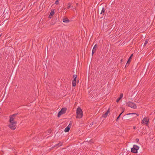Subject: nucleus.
<instances>
[{
    "mask_svg": "<svg viewBox=\"0 0 155 155\" xmlns=\"http://www.w3.org/2000/svg\"><path fill=\"white\" fill-rule=\"evenodd\" d=\"M138 115V114L135 113H129L124 115L122 118V120H127L130 119L131 118H136Z\"/></svg>",
    "mask_w": 155,
    "mask_h": 155,
    "instance_id": "obj_1",
    "label": "nucleus"
},
{
    "mask_svg": "<svg viewBox=\"0 0 155 155\" xmlns=\"http://www.w3.org/2000/svg\"><path fill=\"white\" fill-rule=\"evenodd\" d=\"M77 118H81L83 116V112L81 108L80 107H78L76 111Z\"/></svg>",
    "mask_w": 155,
    "mask_h": 155,
    "instance_id": "obj_2",
    "label": "nucleus"
},
{
    "mask_svg": "<svg viewBox=\"0 0 155 155\" xmlns=\"http://www.w3.org/2000/svg\"><path fill=\"white\" fill-rule=\"evenodd\" d=\"M17 121H14V122L10 123L8 125V127L11 128V129L14 130L15 129L16 127Z\"/></svg>",
    "mask_w": 155,
    "mask_h": 155,
    "instance_id": "obj_3",
    "label": "nucleus"
},
{
    "mask_svg": "<svg viewBox=\"0 0 155 155\" xmlns=\"http://www.w3.org/2000/svg\"><path fill=\"white\" fill-rule=\"evenodd\" d=\"M139 147L135 145H134L133 147L131 148V151L132 152L134 153H137V150L139 149Z\"/></svg>",
    "mask_w": 155,
    "mask_h": 155,
    "instance_id": "obj_4",
    "label": "nucleus"
},
{
    "mask_svg": "<svg viewBox=\"0 0 155 155\" xmlns=\"http://www.w3.org/2000/svg\"><path fill=\"white\" fill-rule=\"evenodd\" d=\"M67 110V108L66 107L62 108L58 114V117H59L62 114H64L66 113Z\"/></svg>",
    "mask_w": 155,
    "mask_h": 155,
    "instance_id": "obj_5",
    "label": "nucleus"
},
{
    "mask_svg": "<svg viewBox=\"0 0 155 155\" xmlns=\"http://www.w3.org/2000/svg\"><path fill=\"white\" fill-rule=\"evenodd\" d=\"M126 105L134 109H136L137 108L136 104L131 102H129L127 103Z\"/></svg>",
    "mask_w": 155,
    "mask_h": 155,
    "instance_id": "obj_6",
    "label": "nucleus"
},
{
    "mask_svg": "<svg viewBox=\"0 0 155 155\" xmlns=\"http://www.w3.org/2000/svg\"><path fill=\"white\" fill-rule=\"evenodd\" d=\"M18 114V113L14 114L11 115L10 116L9 120V122L10 123L14 122V120L15 117Z\"/></svg>",
    "mask_w": 155,
    "mask_h": 155,
    "instance_id": "obj_7",
    "label": "nucleus"
},
{
    "mask_svg": "<svg viewBox=\"0 0 155 155\" xmlns=\"http://www.w3.org/2000/svg\"><path fill=\"white\" fill-rule=\"evenodd\" d=\"M149 118L148 117H144L142 121V123L143 124H148Z\"/></svg>",
    "mask_w": 155,
    "mask_h": 155,
    "instance_id": "obj_8",
    "label": "nucleus"
},
{
    "mask_svg": "<svg viewBox=\"0 0 155 155\" xmlns=\"http://www.w3.org/2000/svg\"><path fill=\"white\" fill-rule=\"evenodd\" d=\"M133 55V54H132L129 57V58H128V61L127 62V63L126 64V65H125V67H126L127 65V67H128L129 65L130 64V63L132 59V57Z\"/></svg>",
    "mask_w": 155,
    "mask_h": 155,
    "instance_id": "obj_9",
    "label": "nucleus"
},
{
    "mask_svg": "<svg viewBox=\"0 0 155 155\" xmlns=\"http://www.w3.org/2000/svg\"><path fill=\"white\" fill-rule=\"evenodd\" d=\"M97 48V44H96L94 46V48H93L92 51V55H93V54L96 52Z\"/></svg>",
    "mask_w": 155,
    "mask_h": 155,
    "instance_id": "obj_10",
    "label": "nucleus"
},
{
    "mask_svg": "<svg viewBox=\"0 0 155 155\" xmlns=\"http://www.w3.org/2000/svg\"><path fill=\"white\" fill-rule=\"evenodd\" d=\"M110 108H109L107 112L104 114H102V117H106L107 116L108 113L110 112Z\"/></svg>",
    "mask_w": 155,
    "mask_h": 155,
    "instance_id": "obj_11",
    "label": "nucleus"
},
{
    "mask_svg": "<svg viewBox=\"0 0 155 155\" xmlns=\"http://www.w3.org/2000/svg\"><path fill=\"white\" fill-rule=\"evenodd\" d=\"M63 21L64 22L68 23L70 21V20L67 18H64L63 19Z\"/></svg>",
    "mask_w": 155,
    "mask_h": 155,
    "instance_id": "obj_12",
    "label": "nucleus"
},
{
    "mask_svg": "<svg viewBox=\"0 0 155 155\" xmlns=\"http://www.w3.org/2000/svg\"><path fill=\"white\" fill-rule=\"evenodd\" d=\"M70 129V126H68L64 129V131L65 132H67L69 131Z\"/></svg>",
    "mask_w": 155,
    "mask_h": 155,
    "instance_id": "obj_13",
    "label": "nucleus"
},
{
    "mask_svg": "<svg viewBox=\"0 0 155 155\" xmlns=\"http://www.w3.org/2000/svg\"><path fill=\"white\" fill-rule=\"evenodd\" d=\"M73 81H76V78H77V75L76 74H74L73 76Z\"/></svg>",
    "mask_w": 155,
    "mask_h": 155,
    "instance_id": "obj_14",
    "label": "nucleus"
},
{
    "mask_svg": "<svg viewBox=\"0 0 155 155\" xmlns=\"http://www.w3.org/2000/svg\"><path fill=\"white\" fill-rule=\"evenodd\" d=\"M100 9H101V11L100 12V14H102L103 13H104V12H105V10H104V8L101 7Z\"/></svg>",
    "mask_w": 155,
    "mask_h": 155,
    "instance_id": "obj_15",
    "label": "nucleus"
},
{
    "mask_svg": "<svg viewBox=\"0 0 155 155\" xmlns=\"http://www.w3.org/2000/svg\"><path fill=\"white\" fill-rule=\"evenodd\" d=\"M54 14V10H51L50 13V16H53Z\"/></svg>",
    "mask_w": 155,
    "mask_h": 155,
    "instance_id": "obj_16",
    "label": "nucleus"
},
{
    "mask_svg": "<svg viewBox=\"0 0 155 155\" xmlns=\"http://www.w3.org/2000/svg\"><path fill=\"white\" fill-rule=\"evenodd\" d=\"M124 112V110H123V111H122V112L120 113V114L117 117V119H116L117 121L120 118V116Z\"/></svg>",
    "mask_w": 155,
    "mask_h": 155,
    "instance_id": "obj_17",
    "label": "nucleus"
},
{
    "mask_svg": "<svg viewBox=\"0 0 155 155\" xmlns=\"http://www.w3.org/2000/svg\"><path fill=\"white\" fill-rule=\"evenodd\" d=\"M63 143L62 142H59V143L55 145V147L57 146H62Z\"/></svg>",
    "mask_w": 155,
    "mask_h": 155,
    "instance_id": "obj_18",
    "label": "nucleus"
},
{
    "mask_svg": "<svg viewBox=\"0 0 155 155\" xmlns=\"http://www.w3.org/2000/svg\"><path fill=\"white\" fill-rule=\"evenodd\" d=\"M76 81H72V86L73 87H74L76 86Z\"/></svg>",
    "mask_w": 155,
    "mask_h": 155,
    "instance_id": "obj_19",
    "label": "nucleus"
},
{
    "mask_svg": "<svg viewBox=\"0 0 155 155\" xmlns=\"http://www.w3.org/2000/svg\"><path fill=\"white\" fill-rule=\"evenodd\" d=\"M148 40L146 39L144 45H143L144 46H145L147 44L148 42Z\"/></svg>",
    "mask_w": 155,
    "mask_h": 155,
    "instance_id": "obj_20",
    "label": "nucleus"
},
{
    "mask_svg": "<svg viewBox=\"0 0 155 155\" xmlns=\"http://www.w3.org/2000/svg\"><path fill=\"white\" fill-rule=\"evenodd\" d=\"M123 96V94H121L120 95V97H119V98H120V99H121Z\"/></svg>",
    "mask_w": 155,
    "mask_h": 155,
    "instance_id": "obj_21",
    "label": "nucleus"
},
{
    "mask_svg": "<svg viewBox=\"0 0 155 155\" xmlns=\"http://www.w3.org/2000/svg\"><path fill=\"white\" fill-rule=\"evenodd\" d=\"M121 99L119 98V97L116 100V102H118Z\"/></svg>",
    "mask_w": 155,
    "mask_h": 155,
    "instance_id": "obj_22",
    "label": "nucleus"
},
{
    "mask_svg": "<svg viewBox=\"0 0 155 155\" xmlns=\"http://www.w3.org/2000/svg\"><path fill=\"white\" fill-rule=\"evenodd\" d=\"M59 1L58 0H57L56 1L55 3V4H56V5H58V4L59 3Z\"/></svg>",
    "mask_w": 155,
    "mask_h": 155,
    "instance_id": "obj_23",
    "label": "nucleus"
},
{
    "mask_svg": "<svg viewBox=\"0 0 155 155\" xmlns=\"http://www.w3.org/2000/svg\"><path fill=\"white\" fill-rule=\"evenodd\" d=\"M68 5V6L67 7V8L68 9H69V8H70L71 5L70 4H69Z\"/></svg>",
    "mask_w": 155,
    "mask_h": 155,
    "instance_id": "obj_24",
    "label": "nucleus"
},
{
    "mask_svg": "<svg viewBox=\"0 0 155 155\" xmlns=\"http://www.w3.org/2000/svg\"><path fill=\"white\" fill-rule=\"evenodd\" d=\"M135 141H136L137 142H138V141H139V139H138V138H136V139H135Z\"/></svg>",
    "mask_w": 155,
    "mask_h": 155,
    "instance_id": "obj_25",
    "label": "nucleus"
},
{
    "mask_svg": "<svg viewBox=\"0 0 155 155\" xmlns=\"http://www.w3.org/2000/svg\"><path fill=\"white\" fill-rule=\"evenodd\" d=\"M71 124H69L68 125V126H70V128L71 127Z\"/></svg>",
    "mask_w": 155,
    "mask_h": 155,
    "instance_id": "obj_26",
    "label": "nucleus"
},
{
    "mask_svg": "<svg viewBox=\"0 0 155 155\" xmlns=\"http://www.w3.org/2000/svg\"><path fill=\"white\" fill-rule=\"evenodd\" d=\"M51 16H50V15H49V17H48V18H51Z\"/></svg>",
    "mask_w": 155,
    "mask_h": 155,
    "instance_id": "obj_27",
    "label": "nucleus"
},
{
    "mask_svg": "<svg viewBox=\"0 0 155 155\" xmlns=\"http://www.w3.org/2000/svg\"><path fill=\"white\" fill-rule=\"evenodd\" d=\"M92 124H91L90 125H89V126L90 127H91L92 125H91Z\"/></svg>",
    "mask_w": 155,
    "mask_h": 155,
    "instance_id": "obj_28",
    "label": "nucleus"
},
{
    "mask_svg": "<svg viewBox=\"0 0 155 155\" xmlns=\"http://www.w3.org/2000/svg\"><path fill=\"white\" fill-rule=\"evenodd\" d=\"M132 116L133 117H134V116H135V115H132Z\"/></svg>",
    "mask_w": 155,
    "mask_h": 155,
    "instance_id": "obj_29",
    "label": "nucleus"
},
{
    "mask_svg": "<svg viewBox=\"0 0 155 155\" xmlns=\"http://www.w3.org/2000/svg\"><path fill=\"white\" fill-rule=\"evenodd\" d=\"M92 124L91 125H93V122H92V124Z\"/></svg>",
    "mask_w": 155,
    "mask_h": 155,
    "instance_id": "obj_30",
    "label": "nucleus"
},
{
    "mask_svg": "<svg viewBox=\"0 0 155 155\" xmlns=\"http://www.w3.org/2000/svg\"><path fill=\"white\" fill-rule=\"evenodd\" d=\"M122 61H123V59H121V62H122Z\"/></svg>",
    "mask_w": 155,
    "mask_h": 155,
    "instance_id": "obj_31",
    "label": "nucleus"
},
{
    "mask_svg": "<svg viewBox=\"0 0 155 155\" xmlns=\"http://www.w3.org/2000/svg\"><path fill=\"white\" fill-rule=\"evenodd\" d=\"M135 128H136L135 127H134V129H135Z\"/></svg>",
    "mask_w": 155,
    "mask_h": 155,
    "instance_id": "obj_32",
    "label": "nucleus"
},
{
    "mask_svg": "<svg viewBox=\"0 0 155 155\" xmlns=\"http://www.w3.org/2000/svg\"><path fill=\"white\" fill-rule=\"evenodd\" d=\"M123 110H124V109H122V111H123Z\"/></svg>",
    "mask_w": 155,
    "mask_h": 155,
    "instance_id": "obj_33",
    "label": "nucleus"
}]
</instances>
